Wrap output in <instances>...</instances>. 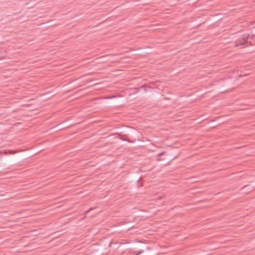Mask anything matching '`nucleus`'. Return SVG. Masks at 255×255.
<instances>
[{
    "label": "nucleus",
    "mask_w": 255,
    "mask_h": 255,
    "mask_svg": "<svg viewBox=\"0 0 255 255\" xmlns=\"http://www.w3.org/2000/svg\"><path fill=\"white\" fill-rule=\"evenodd\" d=\"M247 39H248V37L247 36H244L241 39L240 41H239L238 42V43L237 44V46H238L240 45H242V44L246 43V42L247 41Z\"/></svg>",
    "instance_id": "f257e3e1"
}]
</instances>
